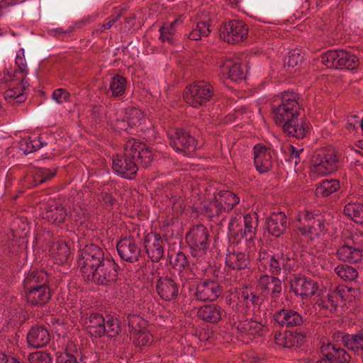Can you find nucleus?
Masks as SVG:
<instances>
[{
  "instance_id": "nucleus-43",
  "label": "nucleus",
  "mask_w": 363,
  "mask_h": 363,
  "mask_svg": "<svg viewBox=\"0 0 363 363\" xmlns=\"http://www.w3.org/2000/svg\"><path fill=\"white\" fill-rule=\"evenodd\" d=\"M57 171V168H37L33 174L34 185L38 186L51 179L56 175Z\"/></svg>"
},
{
  "instance_id": "nucleus-61",
  "label": "nucleus",
  "mask_w": 363,
  "mask_h": 363,
  "mask_svg": "<svg viewBox=\"0 0 363 363\" xmlns=\"http://www.w3.org/2000/svg\"><path fill=\"white\" fill-rule=\"evenodd\" d=\"M247 327V333L250 335H256L259 334L260 331L262 330L263 325L256 320H254L252 319L250 320H245Z\"/></svg>"
},
{
  "instance_id": "nucleus-19",
  "label": "nucleus",
  "mask_w": 363,
  "mask_h": 363,
  "mask_svg": "<svg viewBox=\"0 0 363 363\" xmlns=\"http://www.w3.org/2000/svg\"><path fill=\"white\" fill-rule=\"evenodd\" d=\"M106 313L105 315L99 312H91L87 317L83 316L82 320L86 326V330L94 338H101L103 337V327L106 324Z\"/></svg>"
},
{
  "instance_id": "nucleus-24",
  "label": "nucleus",
  "mask_w": 363,
  "mask_h": 363,
  "mask_svg": "<svg viewBox=\"0 0 363 363\" xmlns=\"http://www.w3.org/2000/svg\"><path fill=\"white\" fill-rule=\"evenodd\" d=\"M221 72L230 80L237 82L245 78L244 65L238 59H222Z\"/></svg>"
},
{
  "instance_id": "nucleus-59",
  "label": "nucleus",
  "mask_w": 363,
  "mask_h": 363,
  "mask_svg": "<svg viewBox=\"0 0 363 363\" xmlns=\"http://www.w3.org/2000/svg\"><path fill=\"white\" fill-rule=\"evenodd\" d=\"M6 153L8 159H19L25 156L24 152L19 145H14L8 147Z\"/></svg>"
},
{
  "instance_id": "nucleus-20",
  "label": "nucleus",
  "mask_w": 363,
  "mask_h": 363,
  "mask_svg": "<svg viewBox=\"0 0 363 363\" xmlns=\"http://www.w3.org/2000/svg\"><path fill=\"white\" fill-rule=\"evenodd\" d=\"M298 221L303 225L308 227L310 234L318 235L325 230L323 217L320 214L314 213L311 211H304L299 215Z\"/></svg>"
},
{
  "instance_id": "nucleus-12",
  "label": "nucleus",
  "mask_w": 363,
  "mask_h": 363,
  "mask_svg": "<svg viewBox=\"0 0 363 363\" xmlns=\"http://www.w3.org/2000/svg\"><path fill=\"white\" fill-rule=\"evenodd\" d=\"M144 247L147 256L152 262H159L164 256V240L160 234L150 233L144 238Z\"/></svg>"
},
{
  "instance_id": "nucleus-10",
  "label": "nucleus",
  "mask_w": 363,
  "mask_h": 363,
  "mask_svg": "<svg viewBox=\"0 0 363 363\" xmlns=\"http://www.w3.org/2000/svg\"><path fill=\"white\" fill-rule=\"evenodd\" d=\"M223 293V286L213 279H203L197 284L194 298L201 301H214Z\"/></svg>"
},
{
  "instance_id": "nucleus-2",
  "label": "nucleus",
  "mask_w": 363,
  "mask_h": 363,
  "mask_svg": "<svg viewBox=\"0 0 363 363\" xmlns=\"http://www.w3.org/2000/svg\"><path fill=\"white\" fill-rule=\"evenodd\" d=\"M123 271V269L112 257L104 253L92 262L89 269L82 274L87 281H91L97 286L110 287L121 281L119 274Z\"/></svg>"
},
{
  "instance_id": "nucleus-22",
  "label": "nucleus",
  "mask_w": 363,
  "mask_h": 363,
  "mask_svg": "<svg viewBox=\"0 0 363 363\" xmlns=\"http://www.w3.org/2000/svg\"><path fill=\"white\" fill-rule=\"evenodd\" d=\"M106 324L103 327V337L116 338L125 333V325H123L120 316L116 313H106Z\"/></svg>"
},
{
  "instance_id": "nucleus-50",
  "label": "nucleus",
  "mask_w": 363,
  "mask_h": 363,
  "mask_svg": "<svg viewBox=\"0 0 363 363\" xmlns=\"http://www.w3.org/2000/svg\"><path fill=\"white\" fill-rule=\"evenodd\" d=\"M233 225V224L230 223L228 227V235L229 240L230 242H232L233 244H238L241 242V240L244 238L245 239L246 242H251L253 240L248 239V235H245V233H244V229H242L241 227L238 226L239 228L238 229V230H236L235 229L232 228Z\"/></svg>"
},
{
  "instance_id": "nucleus-33",
  "label": "nucleus",
  "mask_w": 363,
  "mask_h": 363,
  "mask_svg": "<svg viewBox=\"0 0 363 363\" xmlns=\"http://www.w3.org/2000/svg\"><path fill=\"white\" fill-rule=\"evenodd\" d=\"M19 83L16 86L8 89L4 93V97L6 100L13 99L16 103H23L26 101L27 96L25 90L28 84L26 80L25 76L17 77Z\"/></svg>"
},
{
  "instance_id": "nucleus-13",
  "label": "nucleus",
  "mask_w": 363,
  "mask_h": 363,
  "mask_svg": "<svg viewBox=\"0 0 363 363\" xmlns=\"http://www.w3.org/2000/svg\"><path fill=\"white\" fill-rule=\"evenodd\" d=\"M155 289L162 300L170 301L179 295L180 284L167 275L162 276L157 281Z\"/></svg>"
},
{
  "instance_id": "nucleus-63",
  "label": "nucleus",
  "mask_w": 363,
  "mask_h": 363,
  "mask_svg": "<svg viewBox=\"0 0 363 363\" xmlns=\"http://www.w3.org/2000/svg\"><path fill=\"white\" fill-rule=\"evenodd\" d=\"M56 362L57 363H78L77 357L67 351L60 353L57 357Z\"/></svg>"
},
{
  "instance_id": "nucleus-5",
  "label": "nucleus",
  "mask_w": 363,
  "mask_h": 363,
  "mask_svg": "<svg viewBox=\"0 0 363 363\" xmlns=\"http://www.w3.org/2000/svg\"><path fill=\"white\" fill-rule=\"evenodd\" d=\"M209 232L203 224L193 225L186 234V242L193 257H202L209 247Z\"/></svg>"
},
{
  "instance_id": "nucleus-40",
  "label": "nucleus",
  "mask_w": 363,
  "mask_h": 363,
  "mask_svg": "<svg viewBox=\"0 0 363 363\" xmlns=\"http://www.w3.org/2000/svg\"><path fill=\"white\" fill-rule=\"evenodd\" d=\"M258 226V214L252 212L244 216V233L248 235L249 240H253L256 235V228Z\"/></svg>"
},
{
  "instance_id": "nucleus-53",
  "label": "nucleus",
  "mask_w": 363,
  "mask_h": 363,
  "mask_svg": "<svg viewBox=\"0 0 363 363\" xmlns=\"http://www.w3.org/2000/svg\"><path fill=\"white\" fill-rule=\"evenodd\" d=\"M202 213L209 217H215L218 216L220 213H223L221 208L217 205V202H216V199L209 202L208 204L203 205L202 207Z\"/></svg>"
},
{
  "instance_id": "nucleus-32",
  "label": "nucleus",
  "mask_w": 363,
  "mask_h": 363,
  "mask_svg": "<svg viewBox=\"0 0 363 363\" xmlns=\"http://www.w3.org/2000/svg\"><path fill=\"white\" fill-rule=\"evenodd\" d=\"M51 257L55 262L59 264L67 263L71 255L69 245L65 241H57L52 243L50 247Z\"/></svg>"
},
{
  "instance_id": "nucleus-49",
  "label": "nucleus",
  "mask_w": 363,
  "mask_h": 363,
  "mask_svg": "<svg viewBox=\"0 0 363 363\" xmlns=\"http://www.w3.org/2000/svg\"><path fill=\"white\" fill-rule=\"evenodd\" d=\"M17 69H15L14 77H17L18 74H21L22 76L26 77L28 70L27 69V64L25 60L24 50L23 48L19 49L17 52V55L15 60Z\"/></svg>"
},
{
  "instance_id": "nucleus-11",
  "label": "nucleus",
  "mask_w": 363,
  "mask_h": 363,
  "mask_svg": "<svg viewBox=\"0 0 363 363\" xmlns=\"http://www.w3.org/2000/svg\"><path fill=\"white\" fill-rule=\"evenodd\" d=\"M116 249L123 260L130 263L138 261L141 250L133 235L121 238L117 242Z\"/></svg>"
},
{
  "instance_id": "nucleus-16",
  "label": "nucleus",
  "mask_w": 363,
  "mask_h": 363,
  "mask_svg": "<svg viewBox=\"0 0 363 363\" xmlns=\"http://www.w3.org/2000/svg\"><path fill=\"white\" fill-rule=\"evenodd\" d=\"M291 289L296 295L304 299L315 295L318 289V285L311 278L299 277L291 281Z\"/></svg>"
},
{
  "instance_id": "nucleus-42",
  "label": "nucleus",
  "mask_w": 363,
  "mask_h": 363,
  "mask_svg": "<svg viewBox=\"0 0 363 363\" xmlns=\"http://www.w3.org/2000/svg\"><path fill=\"white\" fill-rule=\"evenodd\" d=\"M344 214L351 218L354 222L363 223V204L361 203H349L345 206Z\"/></svg>"
},
{
  "instance_id": "nucleus-27",
  "label": "nucleus",
  "mask_w": 363,
  "mask_h": 363,
  "mask_svg": "<svg viewBox=\"0 0 363 363\" xmlns=\"http://www.w3.org/2000/svg\"><path fill=\"white\" fill-rule=\"evenodd\" d=\"M135 160H112V169L115 173L127 179L135 178L138 170Z\"/></svg>"
},
{
  "instance_id": "nucleus-15",
  "label": "nucleus",
  "mask_w": 363,
  "mask_h": 363,
  "mask_svg": "<svg viewBox=\"0 0 363 363\" xmlns=\"http://www.w3.org/2000/svg\"><path fill=\"white\" fill-rule=\"evenodd\" d=\"M23 290L28 303L33 306H44L49 302L52 296L50 284L25 288Z\"/></svg>"
},
{
  "instance_id": "nucleus-21",
  "label": "nucleus",
  "mask_w": 363,
  "mask_h": 363,
  "mask_svg": "<svg viewBox=\"0 0 363 363\" xmlns=\"http://www.w3.org/2000/svg\"><path fill=\"white\" fill-rule=\"evenodd\" d=\"M269 233L279 238L282 235L288 227L287 218L282 211L274 212L266 220Z\"/></svg>"
},
{
  "instance_id": "nucleus-38",
  "label": "nucleus",
  "mask_w": 363,
  "mask_h": 363,
  "mask_svg": "<svg viewBox=\"0 0 363 363\" xmlns=\"http://www.w3.org/2000/svg\"><path fill=\"white\" fill-rule=\"evenodd\" d=\"M339 346L335 344H323L320 347V352L323 355L315 363H335L337 359Z\"/></svg>"
},
{
  "instance_id": "nucleus-41",
  "label": "nucleus",
  "mask_w": 363,
  "mask_h": 363,
  "mask_svg": "<svg viewBox=\"0 0 363 363\" xmlns=\"http://www.w3.org/2000/svg\"><path fill=\"white\" fill-rule=\"evenodd\" d=\"M339 188L340 184L338 181L335 179H325L318 185L315 189V194L318 196L328 197L337 191Z\"/></svg>"
},
{
  "instance_id": "nucleus-29",
  "label": "nucleus",
  "mask_w": 363,
  "mask_h": 363,
  "mask_svg": "<svg viewBox=\"0 0 363 363\" xmlns=\"http://www.w3.org/2000/svg\"><path fill=\"white\" fill-rule=\"evenodd\" d=\"M259 285L262 292L271 291L272 298H279L281 293V281L274 276L267 274L262 275L259 280Z\"/></svg>"
},
{
  "instance_id": "nucleus-25",
  "label": "nucleus",
  "mask_w": 363,
  "mask_h": 363,
  "mask_svg": "<svg viewBox=\"0 0 363 363\" xmlns=\"http://www.w3.org/2000/svg\"><path fill=\"white\" fill-rule=\"evenodd\" d=\"M336 255L337 258L344 262L350 264H356L362 259V249L350 245L349 242L343 244L339 247L337 250Z\"/></svg>"
},
{
  "instance_id": "nucleus-17",
  "label": "nucleus",
  "mask_w": 363,
  "mask_h": 363,
  "mask_svg": "<svg viewBox=\"0 0 363 363\" xmlns=\"http://www.w3.org/2000/svg\"><path fill=\"white\" fill-rule=\"evenodd\" d=\"M42 218L52 224L59 225L65 221L67 216L65 206L55 201H49L45 203L41 213Z\"/></svg>"
},
{
  "instance_id": "nucleus-46",
  "label": "nucleus",
  "mask_w": 363,
  "mask_h": 363,
  "mask_svg": "<svg viewBox=\"0 0 363 363\" xmlns=\"http://www.w3.org/2000/svg\"><path fill=\"white\" fill-rule=\"evenodd\" d=\"M335 273L345 281H354L358 277L357 269L348 264H339L335 269Z\"/></svg>"
},
{
  "instance_id": "nucleus-6",
  "label": "nucleus",
  "mask_w": 363,
  "mask_h": 363,
  "mask_svg": "<svg viewBox=\"0 0 363 363\" xmlns=\"http://www.w3.org/2000/svg\"><path fill=\"white\" fill-rule=\"evenodd\" d=\"M220 39L228 44L235 45L244 41L248 36V26L241 20H229L219 27Z\"/></svg>"
},
{
  "instance_id": "nucleus-31",
  "label": "nucleus",
  "mask_w": 363,
  "mask_h": 363,
  "mask_svg": "<svg viewBox=\"0 0 363 363\" xmlns=\"http://www.w3.org/2000/svg\"><path fill=\"white\" fill-rule=\"evenodd\" d=\"M50 284L49 275L44 269H34L30 271L23 282V288Z\"/></svg>"
},
{
  "instance_id": "nucleus-56",
  "label": "nucleus",
  "mask_w": 363,
  "mask_h": 363,
  "mask_svg": "<svg viewBox=\"0 0 363 363\" xmlns=\"http://www.w3.org/2000/svg\"><path fill=\"white\" fill-rule=\"evenodd\" d=\"M70 97V93L62 88H59L54 90L52 94V99L57 104H62L69 101Z\"/></svg>"
},
{
  "instance_id": "nucleus-55",
  "label": "nucleus",
  "mask_w": 363,
  "mask_h": 363,
  "mask_svg": "<svg viewBox=\"0 0 363 363\" xmlns=\"http://www.w3.org/2000/svg\"><path fill=\"white\" fill-rule=\"evenodd\" d=\"M316 159H338L335 148L333 146H327L320 148L315 153Z\"/></svg>"
},
{
  "instance_id": "nucleus-35",
  "label": "nucleus",
  "mask_w": 363,
  "mask_h": 363,
  "mask_svg": "<svg viewBox=\"0 0 363 363\" xmlns=\"http://www.w3.org/2000/svg\"><path fill=\"white\" fill-rule=\"evenodd\" d=\"M182 20L181 17L175 18L171 23H164L160 28V40L162 42H167L170 45L174 44L173 36L176 33V26L178 24H182Z\"/></svg>"
},
{
  "instance_id": "nucleus-57",
  "label": "nucleus",
  "mask_w": 363,
  "mask_h": 363,
  "mask_svg": "<svg viewBox=\"0 0 363 363\" xmlns=\"http://www.w3.org/2000/svg\"><path fill=\"white\" fill-rule=\"evenodd\" d=\"M211 21L208 19L206 21H199L196 23V28L194 30H196L199 34L203 37H207L211 32Z\"/></svg>"
},
{
  "instance_id": "nucleus-28",
  "label": "nucleus",
  "mask_w": 363,
  "mask_h": 363,
  "mask_svg": "<svg viewBox=\"0 0 363 363\" xmlns=\"http://www.w3.org/2000/svg\"><path fill=\"white\" fill-rule=\"evenodd\" d=\"M225 264L233 270H242L250 267L249 253L242 252H230L225 259Z\"/></svg>"
},
{
  "instance_id": "nucleus-8",
  "label": "nucleus",
  "mask_w": 363,
  "mask_h": 363,
  "mask_svg": "<svg viewBox=\"0 0 363 363\" xmlns=\"http://www.w3.org/2000/svg\"><path fill=\"white\" fill-rule=\"evenodd\" d=\"M307 340V330L296 328L295 330L285 329L274 332V342L277 345L286 348L301 347Z\"/></svg>"
},
{
  "instance_id": "nucleus-52",
  "label": "nucleus",
  "mask_w": 363,
  "mask_h": 363,
  "mask_svg": "<svg viewBox=\"0 0 363 363\" xmlns=\"http://www.w3.org/2000/svg\"><path fill=\"white\" fill-rule=\"evenodd\" d=\"M135 336L136 337L134 343L136 347L141 348L142 347L150 346L152 342L153 337L147 328L141 333H137Z\"/></svg>"
},
{
  "instance_id": "nucleus-54",
  "label": "nucleus",
  "mask_w": 363,
  "mask_h": 363,
  "mask_svg": "<svg viewBox=\"0 0 363 363\" xmlns=\"http://www.w3.org/2000/svg\"><path fill=\"white\" fill-rule=\"evenodd\" d=\"M28 360L30 363H52L50 354L40 351L30 353Z\"/></svg>"
},
{
  "instance_id": "nucleus-34",
  "label": "nucleus",
  "mask_w": 363,
  "mask_h": 363,
  "mask_svg": "<svg viewBox=\"0 0 363 363\" xmlns=\"http://www.w3.org/2000/svg\"><path fill=\"white\" fill-rule=\"evenodd\" d=\"M198 316L203 320L216 324L221 320V308L215 304H206L198 310Z\"/></svg>"
},
{
  "instance_id": "nucleus-47",
  "label": "nucleus",
  "mask_w": 363,
  "mask_h": 363,
  "mask_svg": "<svg viewBox=\"0 0 363 363\" xmlns=\"http://www.w3.org/2000/svg\"><path fill=\"white\" fill-rule=\"evenodd\" d=\"M254 159H262L268 157V159L277 158V152L262 143H258L253 147Z\"/></svg>"
},
{
  "instance_id": "nucleus-3",
  "label": "nucleus",
  "mask_w": 363,
  "mask_h": 363,
  "mask_svg": "<svg viewBox=\"0 0 363 363\" xmlns=\"http://www.w3.org/2000/svg\"><path fill=\"white\" fill-rule=\"evenodd\" d=\"M321 62L328 68L354 70L360 65L359 57L346 50H330L321 55Z\"/></svg>"
},
{
  "instance_id": "nucleus-48",
  "label": "nucleus",
  "mask_w": 363,
  "mask_h": 363,
  "mask_svg": "<svg viewBox=\"0 0 363 363\" xmlns=\"http://www.w3.org/2000/svg\"><path fill=\"white\" fill-rule=\"evenodd\" d=\"M360 336V331L355 335L346 333V335L342 337L343 346L353 351H358L359 349L362 350V344H361V341L359 340V337Z\"/></svg>"
},
{
  "instance_id": "nucleus-39",
  "label": "nucleus",
  "mask_w": 363,
  "mask_h": 363,
  "mask_svg": "<svg viewBox=\"0 0 363 363\" xmlns=\"http://www.w3.org/2000/svg\"><path fill=\"white\" fill-rule=\"evenodd\" d=\"M303 62V56L301 50L294 49L289 52L287 60L284 62V66L287 67V70L290 72H296L300 69Z\"/></svg>"
},
{
  "instance_id": "nucleus-37",
  "label": "nucleus",
  "mask_w": 363,
  "mask_h": 363,
  "mask_svg": "<svg viewBox=\"0 0 363 363\" xmlns=\"http://www.w3.org/2000/svg\"><path fill=\"white\" fill-rule=\"evenodd\" d=\"M127 324L130 334L135 335L145 330L148 325V322L138 315L129 313L127 315Z\"/></svg>"
},
{
  "instance_id": "nucleus-62",
  "label": "nucleus",
  "mask_w": 363,
  "mask_h": 363,
  "mask_svg": "<svg viewBox=\"0 0 363 363\" xmlns=\"http://www.w3.org/2000/svg\"><path fill=\"white\" fill-rule=\"evenodd\" d=\"M256 169L261 174L267 172L272 168V160H254Z\"/></svg>"
},
{
  "instance_id": "nucleus-64",
  "label": "nucleus",
  "mask_w": 363,
  "mask_h": 363,
  "mask_svg": "<svg viewBox=\"0 0 363 363\" xmlns=\"http://www.w3.org/2000/svg\"><path fill=\"white\" fill-rule=\"evenodd\" d=\"M351 356L343 348L339 346L337 359L335 363H350Z\"/></svg>"
},
{
  "instance_id": "nucleus-7",
  "label": "nucleus",
  "mask_w": 363,
  "mask_h": 363,
  "mask_svg": "<svg viewBox=\"0 0 363 363\" xmlns=\"http://www.w3.org/2000/svg\"><path fill=\"white\" fill-rule=\"evenodd\" d=\"M170 140V145L178 152L183 154L184 157H191L195 152L197 146V140L190 133L183 128H176L168 134Z\"/></svg>"
},
{
  "instance_id": "nucleus-51",
  "label": "nucleus",
  "mask_w": 363,
  "mask_h": 363,
  "mask_svg": "<svg viewBox=\"0 0 363 363\" xmlns=\"http://www.w3.org/2000/svg\"><path fill=\"white\" fill-rule=\"evenodd\" d=\"M19 145L23 149L24 155H26L40 149L43 145V143L38 138L34 140H24L20 143Z\"/></svg>"
},
{
  "instance_id": "nucleus-14",
  "label": "nucleus",
  "mask_w": 363,
  "mask_h": 363,
  "mask_svg": "<svg viewBox=\"0 0 363 363\" xmlns=\"http://www.w3.org/2000/svg\"><path fill=\"white\" fill-rule=\"evenodd\" d=\"M273 320L281 328H294L301 326L304 323L303 316L296 311L290 308H282L274 312Z\"/></svg>"
},
{
  "instance_id": "nucleus-60",
  "label": "nucleus",
  "mask_w": 363,
  "mask_h": 363,
  "mask_svg": "<svg viewBox=\"0 0 363 363\" xmlns=\"http://www.w3.org/2000/svg\"><path fill=\"white\" fill-rule=\"evenodd\" d=\"M123 15L122 11L117 14H113L111 16L106 18L105 22L101 25V28L99 29L101 32H103L104 30L110 29L121 17Z\"/></svg>"
},
{
  "instance_id": "nucleus-23",
  "label": "nucleus",
  "mask_w": 363,
  "mask_h": 363,
  "mask_svg": "<svg viewBox=\"0 0 363 363\" xmlns=\"http://www.w3.org/2000/svg\"><path fill=\"white\" fill-rule=\"evenodd\" d=\"M50 341V333L44 325H36L32 327L27 335L28 345L34 348L45 347Z\"/></svg>"
},
{
  "instance_id": "nucleus-18",
  "label": "nucleus",
  "mask_w": 363,
  "mask_h": 363,
  "mask_svg": "<svg viewBox=\"0 0 363 363\" xmlns=\"http://www.w3.org/2000/svg\"><path fill=\"white\" fill-rule=\"evenodd\" d=\"M79 252L78 264L81 272L89 269L92 262L105 253L101 247L93 243L86 245L82 249H80Z\"/></svg>"
},
{
  "instance_id": "nucleus-36",
  "label": "nucleus",
  "mask_w": 363,
  "mask_h": 363,
  "mask_svg": "<svg viewBox=\"0 0 363 363\" xmlns=\"http://www.w3.org/2000/svg\"><path fill=\"white\" fill-rule=\"evenodd\" d=\"M127 80L121 74H116L110 80L109 90L111 91V96L118 98L123 96L126 90Z\"/></svg>"
},
{
  "instance_id": "nucleus-26",
  "label": "nucleus",
  "mask_w": 363,
  "mask_h": 363,
  "mask_svg": "<svg viewBox=\"0 0 363 363\" xmlns=\"http://www.w3.org/2000/svg\"><path fill=\"white\" fill-rule=\"evenodd\" d=\"M269 265L272 274L274 275L279 274L281 269H283L284 272L288 273L293 269L291 258L287 254H284V252L271 255Z\"/></svg>"
},
{
  "instance_id": "nucleus-1",
  "label": "nucleus",
  "mask_w": 363,
  "mask_h": 363,
  "mask_svg": "<svg viewBox=\"0 0 363 363\" xmlns=\"http://www.w3.org/2000/svg\"><path fill=\"white\" fill-rule=\"evenodd\" d=\"M299 95L294 91H284L281 94V102L273 105L272 114L275 124L282 128L284 133L296 138H303L306 130L298 122L300 114Z\"/></svg>"
},
{
  "instance_id": "nucleus-30",
  "label": "nucleus",
  "mask_w": 363,
  "mask_h": 363,
  "mask_svg": "<svg viewBox=\"0 0 363 363\" xmlns=\"http://www.w3.org/2000/svg\"><path fill=\"white\" fill-rule=\"evenodd\" d=\"M214 197L217 205L223 212H229L240 201V199L236 194L228 190H221L217 194H214Z\"/></svg>"
},
{
  "instance_id": "nucleus-58",
  "label": "nucleus",
  "mask_w": 363,
  "mask_h": 363,
  "mask_svg": "<svg viewBox=\"0 0 363 363\" xmlns=\"http://www.w3.org/2000/svg\"><path fill=\"white\" fill-rule=\"evenodd\" d=\"M140 133L139 135L147 142H152L156 138L157 131L152 125L146 128L142 127Z\"/></svg>"
},
{
  "instance_id": "nucleus-4",
  "label": "nucleus",
  "mask_w": 363,
  "mask_h": 363,
  "mask_svg": "<svg viewBox=\"0 0 363 363\" xmlns=\"http://www.w3.org/2000/svg\"><path fill=\"white\" fill-rule=\"evenodd\" d=\"M215 96L213 86L204 81L189 84L184 91L185 101L193 108H199L206 105Z\"/></svg>"
},
{
  "instance_id": "nucleus-44",
  "label": "nucleus",
  "mask_w": 363,
  "mask_h": 363,
  "mask_svg": "<svg viewBox=\"0 0 363 363\" xmlns=\"http://www.w3.org/2000/svg\"><path fill=\"white\" fill-rule=\"evenodd\" d=\"M320 162L313 165V171L320 175H327L337 171L339 160H320Z\"/></svg>"
},
{
  "instance_id": "nucleus-45",
  "label": "nucleus",
  "mask_w": 363,
  "mask_h": 363,
  "mask_svg": "<svg viewBox=\"0 0 363 363\" xmlns=\"http://www.w3.org/2000/svg\"><path fill=\"white\" fill-rule=\"evenodd\" d=\"M169 263L172 267L179 272H182L190 267L189 262L187 257L183 252H178L175 255H168Z\"/></svg>"
},
{
  "instance_id": "nucleus-9",
  "label": "nucleus",
  "mask_w": 363,
  "mask_h": 363,
  "mask_svg": "<svg viewBox=\"0 0 363 363\" xmlns=\"http://www.w3.org/2000/svg\"><path fill=\"white\" fill-rule=\"evenodd\" d=\"M124 157V159H166L167 156L159 152H154L141 142L131 139L125 144Z\"/></svg>"
}]
</instances>
